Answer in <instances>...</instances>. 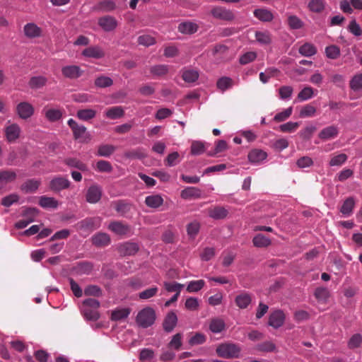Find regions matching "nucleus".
Masks as SVG:
<instances>
[{
  "mask_svg": "<svg viewBox=\"0 0 362 362\" xmlns=\"http://www.w3.org/2000/svg\"><path fill=\"white\" fill-rule=\"evenodd\" d=\"M316 129L317 128L315 125L310 124L300 130L298 132V135L303 140L309 141L312 138L313 134L316 131Z\"/></svg>",
  "mask_w": 362,
  "mask_h": 362,
  "instance_id": "51",
  "label": "nucleus"
},
{
  "mask_svg": "<svg viewBox=\"0 0 362 362\" xmlns=\"http://www.w3.org/2000/svg\"><path fill=\"white\" fill-rule=\"evenodd\" d=\"M23 30L25 35L29 38L40 37L42 33L41 28L33 23L25 25Z\"/></svg>",
  "mask_w": 362,
  "mask_h": 362,
  "instance_id": "28",
  "label": "nucleus"
},
{
  "mask_svg": "<svg viewBox=\"0 0 362 362\" xmlns=\"http://www.w3.org/2000/svg\"><path fill=\"white\" fill-rule=\"evenodd\" d=\"M67 124L71 128L75 140L80 143H88L91 139V134L83 124H78L74 119L68 120Z\"/></svg>",
  "mask_w": 362,
  "mask_h": 362,
  "instance_id": "2",
  "label": "nucleus"
},
{
  "mask_svg": "<svg viewBox=\"0 0 362 362\" xmlns=\"http://www.w3.org/2000/svg\"><path fill=\"white\" fill-rule=\"evenodd\" d=\"M115 8L116 4L112 0H101L93 7V10L98 12H110Z\"/></svg>",
  "mask_w": 362,
  "mask_h": 362,
  "instance_id": "27",
  "label": "nucleus"
},
{
  "mask_svg": "<svg viewBox=\"0 0 362 362\" xmlns=\"http://www.w3.org/2000/svg\"><path fill=\"white\" fill-rule=\"evenodd\" d=\"M70 185V181L66 177L62 176L54 177L49 182L50 189L56 192L68 189Z\"/></svg>",
  "mask_w": 362,
  "mask_h": 362,
  "instance_id": "9",
  "label": "nucleus"
},
{
  "mask_svg": "<svg viewBox=\"0 0 362 362\" xmlns=\"http://www.w3.org/2000/svg\"><path fill=\"white\" fill-rule=\"evenodd\" d=\"M98 24L103 31L108 33L114 31L117 28L118 22L114 16L107 15L100 17Z\"/></svg>",
  "mask_w": 362,
  "mask_h": 362,
  "instance_id": "8",
  "label": "nucleus"
},
{
  "mask_svg": "<svg viewBox=\"0 0 362 362\" xmlns=\"http://www.w3.org/2000/svg\"><path fill=\"white\" fill-rule=\"evenodd\" d=\"M19 198V195L16 193L10 194L1 199V204L4 206L9 207L13 204L17 203Z\"/></svg>",
  "mask_w": 362,
  "mask_h": 362,
  "instance_id": "63",
  "label": "nucleus"
},
{
  "mask_svg": "<svg viewBox=\"0 0 362 362\" xmlns=\"http://www.w3.org/2000/svg\"><path fill=\"white\" fill-rule=\"evenodd\" d=\"M288 24L291 29L298 30L303 28V22L295 15L289 16L288 18Z\"/></svg>",
  "mask_w": 362,
  "mask_h": 362,
  "instance_id": "62",
  "label": "nucleus"
},
{
  "mask_svg": "<svg viewBox=\"0 0 362 362\" xmlns=\"http://www.w3.org/2000/svg\"><path fill=\"white\" fill-rule=\"evenodd\" d=\"M156 318V315L154 309L151 307H146L138 313L136 317V322L140 327L148 328L154 324Z\"/></svg>",
  "mask_w": 362,
  "mask_h": 362,
  "instance_id": "3",
  "label": "nucleus"
},
{
  "mask_svg": "<svg viewBox=\"0 0 362 362\" xmlns=\"http://www.w3.org/2000/svg\"><path fill=\"white\" fill-rule=\"evenodd\" d=\"M96 115V111L93 109H81L77 111L76 117L82 121H88Z\"/></svg>",
  "mask_w": 362,
  "mask_h": 362,
  "instance_id": "48",
  "label": "nucleus"
},
{
  "mask_svg": "<svg viewBox=\"0 0 362 362\" xmlns=\"http://www.w3.org/2000/svg\"><path fill=\"white\" fill-rule=\"evenodd\" d=\"M181 76L185 82L192 83L198 80L199 74L196 69L185 67L181 70Z\"/></svg>",
  "mask_w": 362,
  "mask_h": 362,
  "instance_id": "22",
  "label": "nucleus"
},
{
  "mask_svg": "<svg viewBox=\"0 0 362 362\" xmlns=\"http://www.w3.org/2000/svg\"><path fill=\"white\" fill-rule=\"evenodd\" d=\"M355 206V199L352 197L346 199L340 208V212L344 216H349Z\"/></svg>",
  "mask_w": 362,
  "mask_h": 362,
  "instance_id": "36",
  "label": "nucleus"
},
{
  "mask_svg": "<svg viewBox=\"0 0 362 362\" xmlns=\"http://www.w3.org/2000/svg\"><path fill=\"white\" fill-rule=\"evenodd\" d=\"M226 327L224 321L221 318L212 319L209 324V329L211 332L218 334L221 332Z\"/></svg>",
  "mask_w": 362,
  "mask_h": 362,
  "instance_id": "46",
  "label": "nucleus"
},
{
  "mask_svg": "<svg viewBox=\"0 0 362 362\" xmlns=\"http://www.w3.org/2000/svg\"><path fill=\"white\" fill-rule=\"evenodd\" d=\"M78 229L83 232H92L100 227L98 217H87L77 223Z\"/></svg>",
  "mask_w": 362,
  "mask_h": 362,
  "instance_id": "7",
  "label": "nucleus"
},
{
  "mask_svg": "<svg viewBox=\"0 0 362 362\" xmlns=\"http://www.w3.org/2000/svg\"><path fill=\"white\" fill-rule=\"evenodd\" d=\"M235 302L239 308L245 309L252 302L251 295L246 292L241 293L236 296Z\"/></svg>",
  "mask_w": 362,
  "mask_h": 362,
  "instance_id": "29",
  "label": "nucleus"
},
{
  "mask_svg": "<svg viewBox=\"0 0 362 362\" xmlns=\"http://www.w3.org/2000/svg\"><path fill=\"white\" fill-rule=\"evenodd\" d=\"M92 244L96 247H105L111 243L110 235L106 233L98 232L90 238Z\"/></svg>",
  "mask_w": 362,
  "mask_h": 362,
  "instance_id": "17",
  "label": "nucleus"
},
{
  "mask_svg": "<svg viewBox=\"0 0 362 362\" xmlns=\"http://www.w3.org/2000/svg\"><path fill=\"white\" fill-rule=\"evenodd\" d=\"M255 37L256 41L262 45H269L272 43V35L269 31H255Z\"/></svg>",
  "mask_w": 362,
  "mask_h": 362,
  "instance_id": "34",
  "label": "nucleus"
},
{
  "mask_svg": "<svg viewBox=\"0 0 362 362\" xmlns=\"http://www.w3.org/2000/svg\"><path fill=\"white\" fill-rule=\"evenodd\" d=\"M210 14L214 18L223 21L230 22L235 18V13L232 10L221 6H214L210 11Z\"/></svg>",
  "mask_w": 362,
  "mask_h": 362,
  "instance_id": "5",
  "label": "nucleus"
},
{
  "mask_svg": "<svg viewBox=\"0 0 362 362\" xmlns=\"http://www.w3.org/2000/svg\"><path fill=\"white\" fill-rule=\"evenodd\" d=\"M115 209L119 214V216L131 218L132 216L129 215V212L132 209L133 204L124 199H119L114 202Z\"/></svg>",
  "mask_w": 362,
  "mask_h": 362,
  "instance_id": "10",
  "label": "nucleus"
},
{
  "mask_svg": "<svg viewBox=\"0 0 362 362\" xmlns=\"http://www.w3.org/2000/svg\"><path fill=\"white\" fill-rule=\"evenodd\" d=\"M177 324V317L174 311H170L163 322V328L166 333L172 332Z\"/></svg>",
  "mask_w": 362,
  "mask_h": 362,
  "instance_id": "18",
  "label": "nucleus"
},
{
  "mask_svg": "<svg viewBox=\"0 0 362 362\" xmlns=\"http://www.w3.org/2000/svg\"><path fill=\"white\" fill-rule=\"evenodd\" d=\"M94 269V264L90 261H81L73 267V272L77 275H89Z\"/></svg>",
  "mask_w": 362,
  "mask_h": 362,
  "instance_id": "15",
  "label": "nucleus"
},
{
  "mask_svg": "<svg viewBox=\"0 0 362 362\" xmlns=\"http://www.w3.org/2000/svg\"><path fill=\"white\" fill-rule=\"evenodd\" d=\"M107 228L117 235L121 237H130L134 232L130 225L124 223L121 221H113L110 222Z\"/></svg>",
  "mask_w": 362,
  "mask_h": 362,
  "instance_id": "4",
  "label": "nucleus"
},
{
  "mask_svg": "<svg viewBox=\"0 0 362 362\" xmlns=\"http://www.w3.org/2000/svg\"><path fill=\"white\" fill-rule=\"evenodd\" d=\"M130 314V309L128 308H124L120 309H116L111 313V320L112 321H119L124 320L128 317Z\"/></svg>",
  "mask_w": 362,
  "mask_h": 362,
  "instance_id": "41",
  "label": "nucleus"
},
{
  "mask_svg": "<svg viewBox=\"0 0 362 362\" xmlns=\"http://www.w3.org/2000/svg\"><path fill=\"white\" fill-rule=\"evenodd\" d=\"M216 351L219 357L223 358H238L240 356L241 348L238 344L226 342L219 344Z\"/></svg>",
  "mask_w": 362,
  "mask_h": 362,
  "instance_id": "1",
  "label": "nucleus"
},
{
  "mask_svg": "<svg viewBox=\"0 0 362 362\" xmlns=\"http://www.w3.org/2000/svg\"><path fill=\"white\" fill-rule=\"evenodd\" d=\"M313 97V88L307 86L303 88L298 94L297 100L299 102L308 100Z\"/></svg>",
  "mask_w": 362,
  "mask_h": 362,
  "instance_id": "55",
  "label": "nucleus"
},
{
  "mask_svg": "<svg viewBox=\"0 0 362 362\" xmlns=\"http://www.w3.org/2000/svg\"><path fill=\"white\" fill-rule=\"evenodd\" d=\"M84 295L87 296L101 297L103 291L97 285H88L84 288Z\"/></svg>",
  "mask_w": 362,
  "mask_h": 362,
  "instance_id": "52",
  "label": "nucleus"
},
{
  "mask_svg": "<svg viewBox=\"0 0 362 362\" xmlns=\"http://www.w3.org/2000/svg\"><path fill=\"white\" fill-rule=\"evenodd\" d=\"M116 150L115 146L110 144H103L98 146L97 156L101 157H110Z\"/></svg>",
  "mask_w": 362,
  "mask_h": 362,
  "instance_id": "49",
  "label": "nucleus"
},
{
  "mask_svg": "<svg viewBox=\"0 0 362 362\" xmlns=\"http://www.w3.org/2000/svg\"><path fill=\"white\" fill-rule=\"evenodd\" d=\"M228 214V211L223 206H217L209 209V216L215 220L225 218Z\"/></svg>",
  "mask_w": 362,
  "mask_h": 362,
  "instance_id": "31",
  "label": "nucleus"
},
{
  "mask_svg": "<svg viewBox=\"0 0 362 362\" xmlns=\"http://www.w3.org/2000/svg\"><path fill=\"white\" fill-rule=\"evenodd\" d=\"M216 86L221 92H224L233 86V80L228 76L221 77L216 82Z\"/></svg>",
  "mask_w": 362,
  "mask_h": 362,
  "instance_id": "50",
  "label": "nucleus"
},
{
  "mask_svg": "<svg viewBox=\"0 0 362 362\" xmlns=\"http://www.w3.org/2000/svg\"><path fill=\"white\" fill-rule=\"evenodd\" d=\"M124 115V110L122 106H114L107 109L105 112V116L110 119H117L121 118Z\"/></svg>",
  "mask_w": 362,
  "mask_h": 362,
  "instance_id": "35",
  "label": "nucleus"
},
{
  "mask_svg": "<svg viewBox=\"0 0 362 362\" xmlns=\"http://www.w3.org/2000/svg\"><path fill=\"white\" fill-rule=\"evenodd\" d=\"M293 89L290 86H283L279 89V98L283 100H288L291 99Z\"/></svg>",
  "mask_w": 362,
  "mask_h": 362,
  "instance_id": "60",
  "label": "nucleus"
},
{
  "mask_svg": "<svg viewBox=\"0 0 362 362\" xmlns=\"http://www.w3.org/2000/svg\"><path fill=\"white\" fill-rule=\"evenodd\" d=\"M47 78L43 76H33L29 81V86L32 89H38L46 85Z\"/></svg>",
  "mask_w": 362,
  "mask_h": 362,
  "instance_id": "44",
  "label": "nucleus"
},
{
  "mask_svg": "<svg viewBox=\"0 0 362 362\" xmlns=\"http://www.w3.org/2000/svg\"><path fill=\"white\" fill-rule=\"evenodd\" d=\"M285 318V314L281 310H276L270 313L268 325L276 329H279L284 325Z\"/></svg>",
  "mask_w": 362,
  "mask_h": 362,
  "instance_id": "12",
  "label": "nucleus"
},
{
  "mask_svg": "<svg viewBox=\"0 0 362 362\" xmlns=\"http://www.w3.org/2000/svg\"><path fill=\"white\" fill-rule=\"evenodd\" d=\"M339 134V129L336 126L331 125L322 129L318 134L322 140L326 141L337 137Z\"/></svg>",
  "mask_w": 362,
  "mask_h": 362,
  "instance_id": "24",
  "label": "nucleus"
},
{
  "mask_svg": "<svg viewBox=\"0 0 362 362\" xmlns=\"http://www.w3.org/2000/svg\"><path fill=\"white\" fill-rule=\"evenodd\" d=\"M124 156L129 159H142L146 157V153L143 148L139 147L126 151Z\"/></svg>",
  "mask_w": 362,
  "mask_h": 362,
  "instance_id": "45",
  "label": "nucleus"
},
{
  "mask_svg": "<svg viewBox=\"0 0 362 362\" xmlns=\"http://www.w3.org/2000/svg\"><path fill=\"white\" fill-rule=\"evenodd\" d=\"M253 245L257 247H267L271 245V240L263 234L259 233L252 239Z\"/></svg>",
  "mask_w": 362,
  "mask_h": 362,
  "instance_id": "39",
  "label": "nucleus"
},
{
  "mask_svg": "<svg viewBox=\"0 0 362 362\" xmlns=\"http://www.w3.org/2000/svg\"><path fill=\"white\" fill-rule=\"evenodd\" d=\"M267 156L268 155L266 151L259 148H254L248 153L247 158L250 163L257 165L266 160Z\"/></svg>",
  "mask_w": 362,
  "mask_h": 362,
  "instance_id": "19",
  "label": "nucleus"
},
{
  "mask_svg": "<svg viewBox=\"0 0 362 362\" xmlns=\"http://www.w3.org/2000/svg\"><path fill=\"white\" fill-rule=\"evenodd\" d=\"M198 28L197 23L190 21L180 23L177 27L178 31L185 35H192L197 32Z\"/></svg>",
  "mask_w": 362,
  "mask_h": 362,
  "instance_id": "26",
  "label": "nucleus"
},
{
  "mask_svg": "<svg viewBox=\"0 0 362 362\" xmlns=\"http://www.w3.org/2000/svg\"><path fill=\"white\" fill-rule=\"evenodd\" d=\"M205 285V281L202 279L191 281L188 283L187 286V291L189 293L198 292Z\"/></svg>",
  "mask_w": 362,
  "mask_h": 362,
  "instance_id": "56",
  "label": "nucleus"
},
{
  "mask_svg": "<svg viewBox=\"0 0 362 362\" xmlns=\"http://www.w3.org/2000/svg\"><path fill=\"white\" fill-rule=\"evenodd\" d=\"M326 57L331 59H336L340 56V49L338 46L332 45L325 48Z\"/></svg>",
  "mask_w": 362,
  "mask_h": 362,
  "instance_id": "59",
  "label": "nucleus"
},
{
  "mask_svg": "<svg viewBox=\"0 0 362 362\" xmlns=\"http://www.w3.org/2000/svg\"><path fill=\"white\" fill-rule=\"evenodd\" d=\"M17 175L13 170H0V189H1L7 184L13 182L16 180Z\"/></svg>",
  "mask_w": 362,
  "mask_h": 362,
  "instance_id": "21",
  "label": "nucleus"
},
{
  "mask_svg": "<svg viewBox=\"0 0 362 362\" xmlns=\"http://www.w3.org/2000/svg\"><path fill=\"white\" fill-rule=\"evenodd\" d=\"M317 52L316 47L310 43H305L299 48V53L305 57H311Z\"/></svg>",
  "mask_w": 362,
  "mask_h": 362,
  "instance_id": "54",
  "label": "nucleus"
},
{
  "mask_svg": "<svg viewBox=\"0 0 362 362\" xmlns=\"http://www.w3.org/2000/svg\"><path fill=\"white\" fill-rule=\"evenodd\" d=\"M81 54L86 58L100 59L105 57V52L99 46H90L83 49Z\"/></svg>",
  "mask_w": 362,
  "mask_h": 362,
  "instance_id": "20",
  "label": "nucleus"
},
{
  "mask_svg": "<svg viewBox=\"0 0 362 362\" xmlns=\"http://www.w3.org/2000/svg\"><path fill=\"white\" fill-rule=\"evenodd\" d=\"M204 142L202 141H193L190 147V153L192 156H199L206 151Z\"/></svg>",
  "mask_w": 362,
  "mask_h": 362,
  "instance_id": "43",
  "label": "nucleus"
},
{
  "mask_svg": "<svg viewBox=\"0 0 362 362\" xmlns=\"http://www.w3.org/2000/svg\"><path fill=\"white\" fill-rule=\"evenodd\" d=\"M39 205L43 209H56L58 202L53 197L41 196L39 199Z\"/></svg>",
  "mask_w": 362,
  "mask_h": 362,
  "instance_id": "38",
  "label": "nucleus"
},
{
  "mask_svg": "<svg viewBox=\"0 0 362 362\" xmlns=\"http://www.w3.org/2000/svg\"><path fill=\"white\" fill-rule=\"evenodd\" d=\"M94 84L97 88H105L112 86L113 80L109 76L100 75L95 79Z\"/></svg>",
  "mask_w": 362,
  "mask_h": 362,
  "instance_id": "47",
  "label": "nucleus"
},
{
  "mask_svg": "<svg viewBox=\"0 0 362 362\" xmlns=\"http://www.w3.org/2000/svg\"><path fill=\"white\" fill-rule=\"evenodd\" d=\"M253 14L255 18L262 22H270L274 18L272 13L265 8H256L253 12Z\"/></svg>",
  "mask_w": 362,
  "mask_h": 362,
  "instance_id": "33",
  "label": "nucleus"
},
{
  "mask_svg": "<svg viewBox=\"0 0 362 362\" xmlns=\"http://www.w3.org/2000/svg\"><path fill=\"white\" fill-rule=\"evenodd\" d=\"M325 0H310L308 4L309 10L313 13H321L325 8Z\"/></svg>",
  "mask_w": 362,
  "mask_h": 362,
  "instance_id": "42",
  "label": "nucleus"
},
{
  "mask_svg": "<svg viewBox=\"0 0 362 362\" xmlns=\"http://www.w3.org/2000/svg\"><path fill=\"white\" fill-rule=\"evenodd\" d=\"M182 335L181 333H177L173 336L171 340L168 344V347L169 349H173L175 350H179L182 346Z\"/></svg>",
  "mask_w": 362,
  "mask_h": 362,
  "instance_id": "61",
  "label": "nucleus"
},
{
  "mask_svg": "<svg viewBox=\"0 0 362 362\" xmlns=\"http://www.w3.org/2000/svg\"><path fill=\"white\" fill-rule=\"evenodd\" d=\"M350 88L354 92L362 89V73L355 74L349 82Z\"/></svg>",
  "mask_w": 362,
  "mask_h": 362,
  "instance_id": "53",
  "label": "nucleus"
},
{
  "mask_svg": "<svg viewBox=\"0 0 362 362\" xmlns=\"http://www.w3.org/2000/svg\"><path fill=\"white\" fill-rule=\"evenodd\" d=\"M180 197L183 199H198L202 197V191L196 187H187L181 191Z\"/></svg>",
  "mask_w": 362,
  "mask_h": 362,
  "instance_id": "23",
  "label": "nucleus"
},
{
  "mask_svg": "<svg viewBox=\"0 0 362 362\" xmlns=\"http://www.w3.org/2000/svg\"><path fill=\"white\" fill-rule=\"evenodd\" d=\"M314 296L319 303H326L330 297V291L326 287H317L315 290Z\"/></svg>",
  "mask_w": 362,
  "mask_h": 362,
  "instance_id": "30",
  "label": "nucleus"
},
{
  "mask_svg": "<svg viewBox=\"0 0 362 362\" xmlns=\"http://www.w3.org/2000/svg\"><path fill=\"white\" fill-rule=\"evenodd\" d=\"M16 112L21 119H27L34 115L35 109L28 102H21L16 106Z\"/></svg>",
  "mask_w": 362,
  "mask_h": 362,
  "instance_id": "11",
  "label": "nucleus"
},
{
  "mask_svg": "<svg viewBox=\"0 0 362 362\" xmlns=\"http://www.w3.org/2000/svg\"><path fill=\"white\" fill-rule=\"evenodd\" d=\"M168 66L165 64H158L151 67L150 72L153 76H161L168 74Z\"/></svg>",
  "mask_w": 362,
  "mask_h": 362,
  "instance_id": "58",
  "label": "nucleus"
},
{
  "mask_svg": "<svg viewBox=\"0 0 362 362\" xmlns=\"http://www.w3.org/2000/svg\"><path fill=\"white\" fill-rule=\"evenodd\" d=\"M362 344V336L361 334H354L348 341V347L354 349L361 346Z\"/></svg>",
  "mask_w": 362,
  "mask_h": 362,
  "instance_id": "64",
  "label": "nucleus"
},
{
  "mask_svg": "<svg viewBox=\"0 0 362 362\" xmlns=\"http://www.w3.org/2000/svg\"><path fill=\"white\" fill-rule=\"evenodd\" d=\"M62 75L69 79H76L81 77L83 71L79 66L77 65H67L62 68Z\"/></svg>",
  "mask_w": 362,
  "mask_h": 362,
  "instance_id": "16",
  "label": "nucleus"
},
{
  "mask_svg": "<svg viewBox=\"0 0 362 362\" xmlns=\"http://www.w3.org/2000/svg\"><path fill=\"white\" fill-rule=\"evenodd\" d=\"M140 247L137 243L126 241L118 244L117 252L122 257L134 256L139 251Z\"/></svg>",
  "mask_w": 362,
  "mask_h": 362,
  "instance_id": "6",
  "label": "nucleus"
},
{
  "mask_svg": "<svg viewBox=\"0 0 362 362\" xmlns=\"http://www.w3.org/2000/svg\"><path fill=\"white\" fill-rule=\"evenodd\" d=\"M293 112V107H289L284 111L276 113L273 118V120L276 122H281L288 119Z\"/></svg>",
  "mask_w": 362,
  "mask_h": 362,
  "instance_id": "57",
  "label": "nucleus"
},
{
  "mask_svg": "<svg viewBox=\"0 0 362 362\" xmlns=\"http://www.w3.org/2000/svg\"><path fill=\"white\" fill-rule=\"evenodd\" d=\"M21 129L16 123L11 124L4 129L5 136L8 143L15 142L21 135Z\"/></svg>",
  "mask_w": 362,
  "mask_h": 362,
  "instance_id": "14",
  "label": "nucleus"
},
{
  "mask_svg": "<svg viewBox=\"0 0 362 362\" xmlns=\"http://www.w3.org/2000/svg\"><path fill=\"white\" fill-rule=\"evenodd\" d=\"M41 182L40 180L36 179H28L24 183L21 185V190L24 193H32L36 192Z\"/></svg>",
  "mask_w": 362,
  "mask_h": 362,
  "instance_id": "25",
  "label": "nucleus"
},
{
  "mask_svg": "<svg viewBox=\"0 0 362 362\" xmlns=\"http://www.w3.org/2000/svg\"><path fill=\"white\" fill-rule=\"evenodd\" d=\"M64 163L67 166L76 168L82 172L88 170L87 165L76 158H66Z\"/></svg>",
  "mask_w": 362,
  "mask_h": 362,
  "instance_id": "32",
  "label": "nucleus"
},
{
  "mask_svg": "<svg viewBox=\"0 0 362 362\" xmlns=\"http://www.w3.org/2000/svg\"><path fill=\"white\" fill-rule=\"evenodd\" d=\"M102 188L97 185L90 186L86 194V202L90 204L98 203L102 197Z\"/></svg>",
  "mask_w": 362,
  "mask_h": 362,
  "instance_id": "13",
  "label": "nucleus"
},
{
  "mask_svg": "<svg viewBox=\"0 0 362 362\" xmlns=\"http://www.w3.org/2000/svg\"><path fill=\"white\" fill-rule=\"evenodd\" d=\"M145 204L150 208L156 209L163 204V199L159 194L149 195L146 197Z\"/></svg>",
  "mask_w": 362,
  "mask_h": 362,
  "instance_id": "37",
  "label": "nucleus"
},
{
  "mask_svg": "<svg viewBox=\"0 0 362 362\" xmlns=\"http://www.w3.org/2000/svg\"><path fill=\"white\" fill-rule=\"evenodd\" d=\"M45 112V117L46 119L51 122H54L59 120L62 117V112L59 109H48L43 110Z\"/></svg>",
  "mask_w": 362,
  "mask_h": 362,
  "instance_id": "40",
  "label": "nucleus"
}]
</instances>
